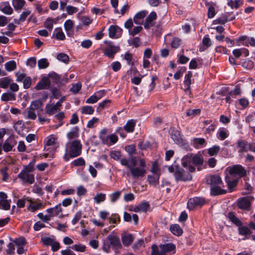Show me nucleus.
Segmentation results:
<instances>
[{
	"mask_svg": "<svg viewBox=\"0 0 255 255\" xmlns=\"http://www.w3.org/2000/svg\"><path fill=\"white\" fill-rule=\"evenodd\" d=\"M31 172L23 169L18 174L17 177L23 184H32L34 182V175Z\"/></svg>",
	"mask_w": 255,
	"mask_h": 255,
	"instance_id": "nucleus-6",
	"label": "nucleus"
},
{
	"mask_svg": "<svg viewBox=\"0 0 255 255\" xmlns=\"http://www.w3.org/2000/svg\"><path fill=\"white\" fill-rule=\"evenodd\" d=\"M139 210L141 212H146L149 207V204L147 202H143L138 205Z\"/></svg>",
	"mask_w": 255,
	"mask_h": 255,
	"instance_id": "nucleus-61",
	"label": "nucleus"
},
{
	"mask_svg": "<svg viewBox=\"0 0 255 255\" xmlns=\"http://www.w3.org/2000/svg\"><path fill=\"white\" fill-rule=\"evenodd\" d=\"M227 170H229V175L231 176H236L238 178H241L246 176L247 175L246 170L240 164L228 167Z\"/></svg>",
	"mask_w": 255,
	"mask_h": 255,
	"instance_id": "nucleus-5",
	"label": "nucleus"
},
{
	"mask_svg": "<svg viewBox=\"0 0 255 255\" xmlns=\"http://www.w3.org/2000/svg\"><path fill=\"white\" fill-rule=\"evenodd\" d=\"M254 200V197L252 196H247L240 198L238 200V207L243 210L250 209L251 202Z\"/></svg>",
	"mask_w": 255,
	"mask_h": 255,
	"instance_id": "nucleus-7",
	"label": "nucleus"
},
{
	"mask_svg": "<svg viewBox=\"0 0 255 255\" xmlns=\"http://www.w3.org/2000/svg\"><path fill=\"white\" fill-rule=\"evenodd\" d=\"M1 10L6 14H11L13 12L12 7L9 4L4 6Z\"/></svg>",
	"mask_w": 255,
	"mask_h": 255,
	"instance_id": "nucleus-64",
	"label": "nucleus"
},
{
	"mask_svg": "<svg viewBox=\"0 0 255 255\" xmlns=\"http://www.w3.org/2000/svg\"><path fill=\"white\" fill-rule=\"evenodd\" d=\"M10 203L7 200H0V209L8 210L10 209Z\"/></svg>",
	"mask_w": 255,
	"mask_h": 255,
	"instance_id": "nucleus-51",
	"label": "nucleus"
},
{
	"mask_svg": "<svg viewBox=\"0 0 255 255\" xmlns=\"http://www.w3.org/2000/svg\"><path fill=\"white\" fill-rule=\"evenodd\" d=\"M71 248L76 251L84 252L85 251L86 247L84 245L79 244L74 245L71 247Z\"/></svg>",
	"mask_w": 255,
	"mask_h": 255,
	"instance_id": "nucleus-60",
	"label": "nucleus"
},
{
	"mask_svg": "<svg viewBox=\"0 0 255 255\" xmlns=\"http://www.w3.org/2000/svg\"><path fill=\"white\" fill-rule=\"evenodd\" d=\"M1 100L3 101H8L15 100V95L10 93H3L1 95Z\"/></svg>",
	"mask_w": 255,
	"mask_h": 255,
	"instance_id": "nucleus-47",
	"label": "nucleus"
},
{
	"mask_svg": "<svg viewBox=\"0 0 255 255\" xmlns=\"http://www.w3.org/2000/svg\"><path fill=\"white\" fill-rule=\"evenodd\" d=\"M170 230L171 232L175 235L180 236L183 233V230L178 224L171 225Z\"/></svg>",
	"mask_w": 255,
	"mask_h": 255,
	"instance_id": "nucleus-31",
	"label": "nucleus"
},
{
	"mask_svg": "<svg viewBox=\"0 0 255 255\" xmlns=\"http://www.w3.org/2000/svg\"><path fill=\"white\" fill-rule=\"evenodd\" d=\"M124 59L127 61L128 64L131 66L133 65L134 63L132 61L133 58L132 54L127 52L125 55Z\"/></svg>",
	"mask_w": 255,
	"mask_h": 255,
	"instance_id": "nucleus-62",
	"label": "nucleus"
},
{
	"mask_svg": "<svg viewBox=\"0 0 255 255\" xmlns=\"http://www.w3.org/2000/svg\"><path fill=\"white\" fill-rule=\"evenodd\" d=\"M46 212L52 217L58 216L62 212L61 204H59L53 208H49Z\"/></svg>",
	"mask_w": 255,
	"mask_h": 255,
	"instance_id": "nucleus-21",
	"label": "nucleus"
},
{
	"mask_svg": "<svg viewBox=\"0 0 255 255\" xmlns=\"http://www.w3.org/2000/svg\"><path fill=\"white\" fill-rule=\"evenodd\" d=\"M227 217L230 221L237 226H241L242 225V222L236 216L235 213L232 212H229Z\"/></svg>",
	"mask_w": 255,
	"mask_h": 255,
	"instance_id": "nucleus-24",
	"label": "nucleus"
},
{
	"mask_svg": "<svg viewBox=\"0 0 255 255\" xmlns=\"http://www.w3.org/2000/svg\"><path fill=\"white\" fill-rule=\"evenodd\" d=\"M168 170L170 173H173L174 176L177 182H185L192 179V175L189 172L185 171L179 165L172 164L168 167Z\"/></svg>",
	"mask_w": 255,
	"mask_h": 255,
	"instance_id": "nucleus-3",
	"label": "nucleus"
},
{
	"mask_svg": "<svg viewBox=\"0 0 255 255\" xmlns=\"http://www.w3.org/2000/svg\"><path fill=\"white\" fill-rule=\"evenodd\" d=\"M50 86V81L48 78L44 77L38 83L35 87L36 90L48 89Z\"/></svg>",
	"mask_w": 255,
	"mask_h": 255,
	"instance_id": "nucleus-15",
	"label": "nucleus"
},
{
	"mask_svg": "<svg viewBox=\"0 0 255 255\" xmlns=\"http://www.w3.org/2000/svg\"><path fill=\"white\" fill-rule=\"evenodd\" d=\"M107 239L109 241L113 249L118 250L122 248L120 239L115 233H112L110 234L107 237Z\"/></svg>",
	"mask_w": 255,
	"mask_h": 255,
	"instance_id": "nucleus-8",
	"label": "nucleus"
},
{
	"mask_svg": "<svg viewBox=\"0 0 255 255\" xmlns=\"http://www.w3.org/2000/svg\"><path fill=\"white\" fill-rule=\"evenodd\" d=\"M16 64L15 61L11 60L5 64V68L7 71H11L15 69Z\"/></svg>",
	"mask_w": 255,
	"mask_h": 255,
	"instance_id": "nucleus-40",
	"label": "nucleus"
},
{
	"mask_svg": "<svg viewBox=\"0 0 255 255\" xmlns=\"http://www.w3.org/2000/svg\"><path fill=\"white\" fill-rule=\"evenodd\" d=\"M24 0H13L12 2V5L16 11L21 10L25 5Z\"/></svg>",
	"mask_w": 255,
	"mask_h": 255,
	"instance_id": "nucleus-26",
	"label": "nucleus"
},
{
	"mask_svg": "<svg viewBox=\"0 0 255 255\" xmlns=\"http://www.w3.org/2000/svg\"><path fill=\"white\" fill-rule=\"evenodd\" d=\"M78 135L79 128L77 127H74L71 131H70L67 133V136L69 139H71L75 137H77L78 136Z\"/></svg>",
	"mask_w": 255,
	"mask_h": 255,
	"instance_id": "nucleus-39",
	"label": "nucleus"
},
{
	"mask_svg": "<svg viewBox=\"0 0 255 255\" xmlns=\"http://www.w3.org/2000/svg\"><path fill=\"white\" fill-rule=\"evenodd\" d=\"M242 4L243 1L242 0H231L228 2V5L231 6L232 8H235L236 9L238 8Z\"/></svg>",
	"mask_w": 255,
	"mask_h": 255,
	"instance_id": "nucleus-42",
	"label": "nucleus"
},
{
	"mask_svg": "<svg viewBox=\"0 0 255 255\" xmlns=\"http://www.w3.org/2000/svg\"><path fill=\"white\" fill-rule=\"evenodd\" d=\"M12 80L8 77L0 79V88L6 89L10 85Z\"/></svg>",
	"mask_w": 255,
	"mask_h": 255,
	"instance_id": "nucleus-33",
	"label": "nucleus"
},
{
	"mask_svg": "<svg viewBox=\"0 0 255 255\" xmlns=\"http://www.w3.org/2000/svg\"><path fill=\"white\" fill-rule=\"evenodd\" d=\"M107 137L108 143L104 144L108 145H111L112 144H115L118 140V136L114 134H110V135H108Z\"/></svg>",
	"mask_w": 255,
	"mask_h": 255,
	"instance_id": "nucleus-49",
	"label": "nucleus"
},
{
	"mask_svg": "<svg viewBox=\"0 0 255 255\" xmlns=\"http://www.w3.org/2000/svg\"><path fill=\"white\" fill-rule=\"evenodd\" d=\"M225 181L227 184L228 188L230 192H232L237 186L239 182L238 179H232V176L227 175L225 177Z\"/></svg>",
	"mask_w": 255,
	"mask_h": 255,
	"instance_id": "nucleus-14",
	"label": "nucleus"
},
{
	"mask_svg": "<svg viewBox=\"0 0 255 255\" xmlns=\"http://www.w3.org/2000/svg\"><path fill=\"white\" fill-rule=\"evenodd\" d=\"M152 171L153 172V174L148 175L147 180L150 185L155 186L158 183L159 175L156 172L155 168H152Z\"/></svg>",
	"mask_w": 255,
	"mask_h": 255,
	"instance_id": "nucleus-18",
	"label": "nucleus"
},
{
	"mask_svg": "<svg viewBox=\"0 0 255 255\" xmlns=\"http://www.w3.org/2000/svg\"><path fill=\"white\" fill-rule=\"evenodd\" d=\"M35 162V160L34 159H32V160L27 165L24 166L23 169H25L29 172H33L34 170V165Z\"/></svg>",
	"mask_w": 255,
	"mask_h": 255,
	"instance_id": "nucleus-63",
	"label": "nucleus"
},
{
	"mask_svg": "<svg viewBox=\"0 0 255 255\" xmlns=\"http://www.w3.org/2000/svg\"><path fill=\"white\" fill-rule=\"evenodd\" d=\"M135 126V121L134 120H130L127 122V124L124 126L125 130L128 132H133Z\"/></svg>",
	"mask_w": 255,
	"mask_h": 255,
	"instance_id": "nucleus-29",
	"label": "nucleus"
},
{
	"mask_svg": "<svg viewBox=\"0 0 255 255\" xmlns=\"http://www.w3.org/2000/svg\"><path fill=\"white\" fill-rule=\"evenodd\" d=\"M32 83V79L30 77L26 76L23 81V86L25 89L30 88Z\"/></svg>",
	"mask_w": 255,
	"mask_h": 255,
	"instance_id": "nucleus-58",
	"label": "nucleus"
},
{
	"mask_svg": "<svg viewBox=\"0 0 255 255\" xmlns=\"http://www.w3.org/2000/svg\"><path fill=\"white\" fill-rule=\"evenodd\" d=\"M171 137L176 143H179L181 142L182 139L180 133L178 130L172 131L171 133Z\"/></svg>",
	"mask_w": 255,
	"mask_h": 255,
	"instance_id": "nucleus-34",
	"label": "nucleus"
},
{
	"mask_svg": "<svg viewBox=\"0 0 255 255\" xmlns=\"http://www.w3.org/2000/svg\"><path fill=\"white\" fill-rule=\"evenodd\" d=\"M110 155L113 159L117 161L120 160V162L123 159H127L126 158H122V155L121 152L119 151H112L110 152Z\"/></svg>",
	"mask_w": 255,
	"mask_h": 255,
	"instance_id": "nucleus-36",
	"label": "nucleus"
},
{
	"mask_svg": "<svg viewBox=\"0 0 255 255\" xmlns=\"http://www.w3.org/2000/svg\"><path fill=\"white\" fill-rule=\"evenodd\" d=\"M205 204V200L201 197L190 198L188 202L187 206L189 209L193 210L197 206H201Z\"/></svg>",
	"mask_w": 255,
	"mask_h": 255,
	"instance_id": "nucleus-9",
	"label": "nucleus"
},
{
	"mask_svg": "<svg viewBox=\"0 0 255 255\" xmlns=\"http://www.w3.org/2000/svg\"><path fill=\"white\" fill-rule=\"evenodd\" d=\"M152 252L151 255H166L156 245H152L151 247Z\"/></svg>",
	"mask_w": 255,
	"mask_h": 255,
	"instance_id": "nucleus-48",
	"label": "nucleus"
},
{
	"mask_svg": "<svg viewBox=\"0 0 255 255\" xmlns=\"http://www.w3.org/2000/svg\"><path fill=\"white\" fill-rule=\"evenodd\" d=\"M157 17L156 13L154 11L151 12L145 19L144 27L146 29H149L153 25V21Z\"/></svg>",
	"mask_w": 255,
	"mask_h": 255,
	"instance_id": "nucleus-13",
	"label": "nucleus"
},
{
	"mask_svg": "<svg viewBox=\"0 0 255 255\" xmlns=\"http://www.w3.org/2000/svg\"><path fill=\"white\" fill-rule=\"evenodd\" d=\"M107 129H103L101 130L99 134V138L102 141L103 143H108V135H107Z\"/></svg>",
	"mask_w": 255,
	"mask_h": 255,
	"instance_id": "nucleus-41",
	"label": "nucleus"
},
{
	"mask_svg": "<svg viewBox=\"0 0 255 255\" xmlns=\"http://www.w3.org/2000/svg\"><path fill=\"white\" fill-rule=\"evenodd\" d=\"M159 248L162 251L164 255H166V253L170 252L172 251H174L175 250L176 247L175 245L172 243H167L163 245H160L159 246Z\"/></svg>",
	"mask_w": 255,
	"mask_h": 255,
	"instance_id": "nucleus-19",
	"label": "nucleus"
},
{
	"mask_svg": "<svg viewBox=\"0 0 255 255\" xmlns=\"http://www.w3.org/2000/svg\"><path fill=\"white\" fill-rule=\"evenodd\" d=\"M57 59L66 64L68 63L69 61V56L64 53H60L58 54L57 56Z\"/></svg>",
	"mask_w": 255,
	"mask_h": 255,
	"instance_id": "nucleus-46",
	"label": "nucleus"
},
{
	"mask_svg": "<svg viewBox=\"0 0 255 255\" xmlns=\"http://www.w3.org/2000/svg\"><path fill=\"white\" fill-rule=\"evenodd\" d=\"M181 40L177 37L173 38L171 42V46L173 48H177L181 44Z\"/></svg>",
	"mask_w": 255,
	"mask_h": 255,
	"instance_id": "nucleus-56",
	"label": "nucleus"
},
{
	"mask_svg": "<svg viewBox=\"0 0 255 255\" xmlns=\"http://www.w3.org/2000/svg\"><path fill=\"white\" fill-rule=\"evenodd\" d=\"M192 143L195 148H198L205 143V139L203 138H194Z\"/></svg>",
	"mask_w": 255,
	"mask_h": 255,
	"instance_id": "nucleus-32",
	"label": "nucleus"
},
{
	"mask_svg": "<svg viewBox=\"0 0 255 255\" xmlns=\"http://www.w3.org/2000/svg\"><path fill=\"white\" fill-rule=\"evenodd\" d=\"M228 15H229V13L227 12L226 14L222 15L221 17L217 18L216 20V21L217 23H220L222 24H225L228 20Z\"/></svg>",
	"mask_w": 255,
	"mask_h": 255,
	"instance_id": "nucleus-54",
	"label": "nucleus"
},
{
	"mask_svg": "<svg viewBox=\"0 0 255 255\" xmlns=\"http://www.w3.org/2000/svg\"><path fill=\"white\" fill-rule=\"evenodd\" d=\"M122 32V29L117 25H111L109 28V35L111 38H119Z\"/></svg>",
	"mask_w": 255,
	"mask_h": 255,
	"instance_id": "nucleus-12",
	"label": "nucleus"
},
{
	"mask_svg": "<svg viewBox=\"0 0 255 255\" xmlns=\"http://www.w3.org/2000/svg\"><path fill=\"white\" fill-rule=\"evenodd\" d=\"M220 149L219 146L215 145L208 149V153L210 156H214L218 154Z\"/></svg>",
	"mask_w": 255,
	"mask_h": 255,
	"instance_id": "nucleus-50",
	"label": "nucleus"
},
{
	"mask_svg": "<svg viewBox=\"0 0 255 255\" xmlns=\"http://www.w3.org/2000/svg\"><path fill=\"white\" fill-rule=\"evenodd\" d=\"M147 12L145 10H142L137 12L133 17V21L136 24H140L142 19L145 17Z\"/></svg>",
	"mask_w": 255,
	"mask_h": 255,
	"instance_id": "nucleus-25",
	"label": "nucleus"
},
{
	"mask_svg": "<svg viewBox=\"0 0 255 255\" xmlns=\"http://www.w3.org/2000/svg\"><path fill=\"white\" fill-rule=\"evenodd\" d=\"M238 230L239 234L241 235L245 236V238L244 240L248 239V236L251 234L250 229L247 226H238Z\"/></svg>",
	"mask_w": 255,
	"mask_h": 255,
	"instance_id": "nucleus-28",
	"label": "nucleus"
},
{
	"mask_svg": "<svg viewBox=\"0 0 255 255\" xmlns=\"http://www.w3.org/2000/svg\"><path fill=\"white\" fill-rule=\"evenodd\" d=\"M134 237L128 233H124L122 235L121 239L123 245L125 246H130L134 240Z\"/></svg>",
	"mask_w": 255,
	"mask_h": 255,
	"instance_id": "nucleus-16",
	"label": "nucleus"
},
{
	"mask_svg": "<svg viewBox=\"0 0 255 255\" xmlns=\"http://www.w3.org/2000/svg\"><path fill=\"white\" fill-rule=\"evenodd\" d=\"M201 112V110L200 109H188L186 112V115L188 117L190 116H195L199 115Z\"/></svg>",
	"mask_w": 255,
	"mask_h": 255,
	"instance_id": "nucleus-55",
	"label": "nucleus"
},
{
	"mask_svg": "<svg viewBox=\"0 0 255 255\" xmlns=\"http://www.w3.org/2000/svg\"><path fill=\"white\" fill-rule=\"evenodd\" d=\"M94 112V110L91 106H84L82 108L81 112L84 114H93Z\"/></svg>",
	"mask_w": 255,
	"mask_h": 255,
	"instance_id": "nucleus-52",
	"label": "nucleus"
},
{
	"mask_svg": "<svg viewBox=\"0 0 255 255\" xmlns=\"http://www.w3.org/2000/svg\"><path fill=\"white\" fill-rule=\"evenodd\" d=\"M15 144L16 142L13 139H8L4 142L2 145L3 150L5 152L10 151Z\"/></svg>",
	"mask_w": 255,
	"mask_h": 255,
	"instance_id": "nucleus-20",
	"label": "nucleus"
},
{
	"mask_svg": "<svg viewBox=\"0 0 255 255\" xmlns=\"http://www.w3.org/2000/svg\"><path fill=\"white\" fill-rule=\"evenodd\" d=\"M137 162L136 157H131L130 159H123L121 161V164L126 166L130 171V174L134 179H138L143 177L146 170L144 168L135 167Z\"/></svg>",
	"mask_w": 255,
	"mask_h": 255,
	"instance_id": "nucleus-2",
	"label": "nucleus"
},
{
	"mask_svg": "<svg viewBox=\"0 0 255 255\" xmlns=\"http://www.w3.org/2000/svg\"><path fill=\"white\" fill-rule=\"evenodd\" d=\"M204 159L202 155L200 154H192V163L195 165L199 166L203 164Z\"/></svg>",
	"mask_w": 255,
	"mask_h": 255,
	"instance_id": "nucleus-23",
	"label": "nucleus"
},
{
	"mask_svg": "<svg viewBox=\"0 0 255 255\" xmlns=\"http://www.w3.org/2000/svg\"><path fill=\"white\" fill-rule=\"evenodd\" d=\"M59 110V108L54 104H48L45 107L46 113L49 115H53Z\"/></svg>",
	"mask_w": 255,
	"mask_h": 255,
	"instance_id": "nucleus-27",
	"label": "nucleus"
},
{
	"mask_svg": "<svg viewBox=\"0 0 255 255\" xmlns=\"http://www.w3.org/2000/svg\"><path fill=\"white\" fill-rule=\"evenodd\" d=\"M49 63L46 58H42L38 61V66L39 69H45L49 66Z\"/></svg>",
	"mask_w": 255,
	"mask_h": 255,
	"instance_id": "nucleus-45",
	"label": "nucleus"
},
{
	"mask_svg": "<svg viewBox=\"0 0 255 255\" xmlns=\"http://www.w3.org/2000/svg\"><path fill=\"white\" fill-rule=\"evenodd\" d=\"M106 195L105 194L100 193L96 195L94 197V200L95 203L99 204L100 203L103 202L105 200Z\"/></svg>",
	"mask_w": 255,
	"mask_h": 255,
	"instance_id": "nucleus-43",
	"label": "nucleus"
},
{
	"mask_svg": "<svg viewBox=\"0 0 255 255\" xmlns=\"http://www.w3.org/2000/svg\"><path fill=\"white\" fill-rule=\"evenodd\" d=\"M120 50V47L119 46H115L110 44L104 50V54L109 58L113 59L116 53Z\"/></svg>",
	"mask_w": 255,
	"mask_h": 255,
	"instance_id": "nucleus-10",
	"label": "nucleus"
},
{
	"mask_svg": "<svg viewBox=\"0 0 255 255\" xmlns=\"http://www.w3.org/2000/svg\"><path fill=\"white\" fill-rule=\"evenodd\" d=\"M82 84L80 82L72 84L70 91L74 94H77L81 90Z\"/></svg>",
	"mask_w": 255,
	"mask_h": 255,
	"instance_id": "nucleus-53",
	"label": "nucleus"
},
{
	"mask_svg": "<svg viewBox=\"0 0 255 255\" xmlns=\"http://www.w3.org/2000/svg\"><path fill=\"white\" fill-rule=\"evenodd\" d=\"M192 77V73L191 71H188L185 76L184 84L186 87L184 90L185 92L188 95H190L191 92L190 91V85L191 84V79Z\"/></svg>",
	"mask_w": 255,
	"mask_h": 255,
	"instance_id": "nucleus-17",
	"label": "nucleus"
},
{
	"mask_svg": "<svg viewBox=\"0 0 255 255\" xmlns=\"http://www.w3.org/2000/svg\"><path fill=\"white\" fill-rule=\"evenodd\" d=\"M82 144L78 140H75L69 143V149H66V153L63 158L66 161H68L70 158H74L80 155L81 153Z\"/></svg>",
	"mask_w": 255,
	"mask_h": 255,
	"instance_id": "nucleus-4",
	"label": "nucleus"
},
{
	"mask_svg": "<svg viewBox=\"0 0 255 255\" xmlns=\"http://www.w3.org/2000/svg\"><path fill=\"white\" fill-rule=\"evenodd\" d=\"M182 165L184 167H188L189 171L190 172L195 171V168L190 165L192 163V153L185 155L181 160Z\"/></svg>",
	"mask_w": 255,
	"mask_h": 255,
	"instance_id": "nucleus-11",
	"label": "nucleus"
},
{
	"mask_svg": "<svg viewBox=\"0 0 255 255\" xmlns=\"http://www.w3.org/2000/svg\"><path fill=\"white\" fill-rule=\"evenodd\" d=\"M34 111V110L29 107V108L26 109L25 110L24 112L23 113V114L25 116L26 113H27V116L26 117L27 119L35 120L36 118V115Z\"/></svg>",
	"mask_w": 255,
	"mask_h": 255,
	"instance_id": "nucleus-37",
	"label": "nucleus"
},
{
	"mask_svg": "<svg viewBox=\"0 0 255 255\" xmlns=\"http://www.w3.org/2000/svg\"><path fill=\"white\" fill-rule=\"evenodd\" d=\"M249 143L244 140H239L237 142V146L240 148L239 152H247L249 149Z\"/></svg>",
	"mask_w": 255,
	"mask_h": 255,
	"instance_id": "nucleus-22",
	"label": "nucleus"
},
{
	"mask_svg": "<svg viewBox=\"0 0 255 255\" xmlns=\"http://www.w3.org/2000/svg\"><path fill=\"white\" fill-rule=\"evenodd\" d=\"M125 150L129 155V157L127 159H130L131 157H135L133 156L134 154H136V148L134 144H130L126 146Z\"/></svg>",
	"mask_w": 255,
	"mask_h": 255,
	"instance_id": "nucleus-30",
	"label": "nucleus"
},
{
	"mask_svg": "<svg viewBox=\"0 0 255 255\" xmlns=\"http://www.w3.org/2000/svg\"><path fill=\"white\" fill-rule=\"evenodd\" d=\"M14 243L17 247L23 246L26 244V240L24 237H20L19 238L16 239L14 241Z\"/></svg>",
	"mask_w": 255,
	"mask_h": 255,
	"instance_id": "nucleus-57",
	"label": "nucleus"
},
{
	"mask_svg": "<svg viewBox=\"0 0 255 255\" xmlns=\"http://www.w3.org/2000/svg\"><path fill=\"white\" fill-rule=\"evenodd\" d=\"M42 106V102L39 100H37L31 102L30 108L36 110L40 109Z\"/></svg>",
	"mask_w": 255,
	"mask_h": 255,
	"instance_id": "nucleus-44",
	"label": "nucleus"
},
{
	"mask_svg": "<svg viewBox=\"0 0 255 255\" xmlns=\"http://www.w3.org/2000/svg\"><path fill=\"white\" fill-rule=\"evenodd\" d=\"M48 77L53 81V83H55L56 84H58L61 83V78L60 75L57 74L54 72L50 73L48 75Z\"/></svg>",
	"mask_w": 255,
	"mask_h": 255,
	"instance_id": "nucleus-35",
	"label": "nucleus"
},
{
	"mask_svg": "<svg viewBox=\"0 0 255 255\" xmlns=\"http://www.w3.org/2000/svg\"><path fill=\"white\" fill-rule=\"evenodd\" d=\"M205 5L208 6V17L209 18H213L215 15V9L214 6L210 4L209 2L206 1Z\"/></svg>",
	"mask_w": 255,
	"mask_h": 255,
	"instance_id": "nucleus-38",
	"label": "nucleus"
},
{
	"mask_svg": "<svg viewBox=\"0 0 255 255\" xmlns=\"http://www.w3.org/2000/svg\"><path fill=\"white\" fill-rule=\"evenodd\" d=\"M206 182L210 186V194L212 196H218L227 193L226 190L224 187L223 183L220 176L218 175H210L206 177Z\"/></svg>",
	"mask_w": 255,
	"mask_h": 255,
	"instance_id": "nucleus-1",
	"label": "nucleus"
},
{
	"mask_svg": "<svg viewBox=\"0 0 255 255\" xmlns=\"http://www.w3.org/2000/svg\"><path fill=\"white\" fill-rule=\"evenodd\" d=\"M228 136V134L227 133V131L224 128H220L219 131V138L223 140Z\"/></svg>",
	"mask_w": 255,
	"mask_h": 255,
	"instance_id": "nucleus-59",
	"label": "nucleus"
}]
</instances>
